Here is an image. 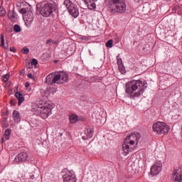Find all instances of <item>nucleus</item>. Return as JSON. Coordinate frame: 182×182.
Masks as SVG:
<instances>
[{"label": "nucleus", "mask_w": 182, "mask_h": 182, "mask_svg": "<svg viewBox=\"0 0 182 182\" xmlns=\"http://www.w3.org/2000/svg\"><path fill=\"white\" fill-rule=\"evenodd\" d=\"M69 82V75L68 73L61 71L58 73H50L46 77V83L47 85H63Z\"/></svg>", "instance_id": "1"}, {"label": "nucleus", "mask_w": 182, "mask_h": 182, "mask_svg": "<svg viewBox=\"0 0 182 182\" xmlns=\"http://www.w3.org/2000/svg\"><path fill=\"white\" fill-rule=\"evenodd\" d=\"M109 11L111 14H124L126 12V3H124V0H121L109 6Z\"/></svg>", "instance_id": "2"}, {"label": "nucleus", "mask_w": 182, "mask_h": 182, "mask_svg": "<svg viewBox=\"0 0 182 182\" xmlns=\"http://www.w3.org/2000/svg\"><path fill=\"white\" fill-rule=\"evenodd\" d=\"M152 129L153 132L157 134H167L168 130H170V127H168L166 123L161 122H157L154 124Z\"/></svg>", "instance_id": "3"}, {"label": "nucleus", "mask_w": 182, "mask_h": 182, "mask_svg": "<svg viewBox=\"0 0 182 182\" xmlns=\"http://www.w3.org/2000/svg\"><path fill=\"white\" fill-rule=\"evenodd\" d=\"M55 8L56 4L55 3H47L44 4L43 7H41L40 14L45 18H49V16L53 14V11H55Z\"/></svg>", "instance_id": "4"}, {"label": "nucleus", "mask_w": 182, "mask_h": 182, "mask_svg": "<svg viewBox=\"0 0 182 182\" xmlns=\"http://www.w3.org/2000/svg\"><path fill=\"white\" fill-rule=\"evenodd\" d=\"M141 84V80H138L136 81L133 80L126 83V93L127 95H132L133 92H136V90L139 88V85Z\"/></svg>", "instance_id": "5"}, {"label": "nucleus", "mask_w": 182, "mask_h": 182, "mask_svg": "<svg viewBox=\"0 0 182 182\" xmlns=\"http://www.w3.org/2000/svg\"><path fill=\"white\" fill-rule=\"evenodd\" d=\"M64 5L66 6L67 9H68L69 13L74 18H77V16H79V10L70 0H65Z\"/></svg>", "instance_id": "6"}, {"label": "nucleus", "mask_w": 182, "mask_h": 182, "mask_svg": "<svg viewBox=\"0 0 182 182\" xmlns=\"http://www.w3.org/2000/svg\"><path fill=\"white\" fill-rule=\"evenodd\" d=\"M141 137V136L140 135V133L135 132L127 136V138L124 139V141L128 143V144H130L131 146L134 145L135 141L136 144H139V141L140 140Z\"/></svg>", "instance_id": "7"}, {"label": "nucleus", "mask_w": 182, "mask_h": 182, "mask_svg": "<svg viewBox=\"0 0 182 182\" xmlns=\"http://www.w3.org/2000/svg\"><path fill=\"white\" fill-rule=\"evenodd\" d=\"M50 113V108L48 107H38L36 110V114L42 117V119H48Z\"/></svg>", "instance_id": "8"}, {"label": "nucleus", "mask_w": 182, "mask_h": 182, "mask_svg": "<svg viewBox=\"0 0 182 182\" xmlns=\"http://www.w3.org/2000/svg\"><path fill=\"white\" fill-rule=\"evenodd\" d=\"M64 182H76V175L73 171H68L65 175L63 176Z\"/></svg>", "instance_id": "9"}, {"label": "nucleus", "mask_w": 182, "mask_h": 182, "mask_svg": "<svg viewBox=\"0 0 182 182\" xmlns=\"http://www.w3.org/2000/svg\"><path fill=\"white\" fill-rule=\"evenodd\" d=\"M161 171V163L156 162L151 168V176H157Z\"/></svg>", "instance_id": "10"}, {"label": "nucleus", "mask_w": 182, "mask_h": 182, "mask_svg": "<svg viewBox=\"0 0 182 182\" xmlns=\"http://www.w3.org/2000/svg\"><path fill=\"white\" fill-rule=\"evenodd\" d=\"M173 181H182V171L180 169H175L172 173Z\"/></svg>", "instance_id": "11"}, {"label": "nucleus", "mask_w": 182, "mask_h": 182, "mask_svg": "<svg viewBox=\"0 0 182 182\" xmlns=\"http://www.w3.org/2000/svg\"><path fill=\"white\" fill-rule=\"evenodd\" d=\"M27 159L28 154L25 152H21L18 154L17 156H16L15 161H16V163H22L23 161H26Z\"/></svg>", "instance_id": "12"}, {"label": "nucleus", "mask_w": 182, "mask_h": 182, "mask_svg": "<svg viewBox=\"0 0 182 182\" xmlns=\"http://www.w3.org/2000/svg\"><path fill=\"white\" fill-rule=\"evenodd\" d=\"M84 2L87 6L88 9L91 11L96 9V2H97V0H84Z\"/></svg>", "instance_id": "13"}, {"label": "nucleus", "mask_w": 182, "mask_h": 182, "mask_svg": "<svg viewBox=\"0 0 182 182\" xmlns=\"http://www.w3.org/2000/svg\"><path fill=\"white\" fill-rule=\"evenodd\" d=\"M122 149L125 156H127V154H129V153L132 151V148H130V145H129V143L126 142V141H124Z\"/></svg>", "instance_id": "14"}, {"label": "nucleus", "mask_w": 182, "mask_h": 182, "mask_svg": "<svg viewBox=\"0 0 182 182\" xmlns=\"http://www.w3.org/2000/svg\"><path fill=\"white\" fill-rule=\"evenodd\" d=\"M139 92H134V94H129V97L133 99L134 97H140L141 95H143V92H144V88H140L139 87Z\"/></svg>", "instance_id": "15"}, {"label": "nucleus", "mask_w": 182, "mask_h": 182, "mask_svg": "<svg viewBox=\"0 0 182 182\" xmlns=\"http://www.w3.org/2000/svg\"><path fill=\"white\" fill-rule=\"evenodd\" d=\"M15 97H16V99L18 100V106H21L23 102H25V97H23V95H22V93L19 92H16Z\"/></svg>", "instance_id": "16"}, {"label": "nucleus", "mask_w": 182, "mask_h": 182, "mask_svg": "<svg viewBox=\"0 0 182 182\" xmlns=\"http://www.w3.org/2000/svg\"><path fill=\"white\" fill-rule=\"evenodd\" d=\"M85 134L87 139H92L93 137V128L88 127L85 130Z\"/></svg>", "instance_id": "17"}, {"label": "nucleus", "mask_w": 182, "mask_h": 182, "mask_svg": "<svg viewBox=\"0 0 182 182\" xmlns=\"http://www.w3.org/2000/svg\"><path fill=\"white\" fill-rule=\"evenodd\" d=\"M13 117L14 119V121L16 122V123H19V122H21V117H20V114H19V112L14 110L13 112Z\"/></svg>", "instance_id": "18"}, {"label": "nucleus", "mask_w": 182, "mask_h": 182, "mask_svg": "<svg viewBox=\"0 0 182 182\" xmlns=\"http://www.w3.org/2000/svg\"><path fill=\"white\" fill-rule=\"evenodd\" d=\"M26 21L28 22V23H32L33 22V14L28 13L26 16Z\"/></svg>", "instance_id": "19"}, {"label": "nucleus", "mask_w": 182, "mask_h": 182, "mask_svg": "<svg viewBox=\"0 0 182 182\" xmlns=\"http://www.w3.org/2000/svg\"><path fill=\"white\" fill-rule=\"evenodd\" d=\"M78 120L80 119L76 114H73L70 116V122L72 124H73L74 123H76L77 122H78Z\"/></svg>", "instance_id": "20"}, {"label": "nucleus", "mask_w": 182, "mask_h": 182, "mask_svg": "<svg viewBox=\"0 0 182 182\" xmlns=\"http://www.w3.org/2000/svg\"><path fill=\"white\" fill-rule=\"evenodd\" d=\"M0 38H1V46L2 48H4V49H8L9 46L8 45L6 46H5V37L4 36V33H1V36H0Z\"/></svg>", "instance_id": "21"}, {"label": "nucleus", "mask_w": 182, "mask_h": 182, "mask_svg": "<svg viewBox=\"0 0 182 182\" xmlns=\"http://www.w3.org/2000/svg\"><path fill=\"white\" fill-rule=\"evenodd\" d=\"M11 133H12V130L7 129L4 132V139L5 140H9V136H11Z\"/></svg>", "instance_id": "22"}, {"label": "nucleus", "mask_w": 182, "mask_h": 182, "mask_svg": "<svg viewBox=\"0 0 182 182\" xmlns=\"http://www.w3.org/2000/svg\"><path fill=\"white\" fill-rule=\"evenodd\" d=\"M147 81H141V83L138 84V86L140 89H144V91L145 89H147Z\"/></svg>", "instance_id": "23"}, {"label": "nucleus", "mask_w": 182, "mask_h": 182, "mask_svg": "<svg viewBox=\"0 0 182 182\" xmlns=\"http://www.w3.org/2000/svg\"><path fill=\"white\" fill-rule=\"evenodd\" d=\"M8 18L10 19V21H15V14H14V11L8 12Z\"/></svg>", "instance_id": "24"}, {"label": "nucleus", "mask_w": 182, "mask_h": 182, "mask_svg": "<svg viewBox=\"0 0 182 182\" xmlns=\"http://www.w3.org/2000/svg\"><path fill=\"white\" fill-rule=\"evenodd\" d=\"M6 15V11L4 8V6H0V16H5Z\"/></svg>", "instance_id": "25"}, {"label": "nucleus", "mask_w": 182, "mask_h": 182, "mask_svg": "<svg viewBox=\"0 0 182 182\" xmlns=\"http://www.w3.org/2000/svg\"><path fill=\"white\" fill-rule=\"evenodd\" d=\"M14 32H16V33L21 32V26L18 24L14 25Z\"/></svg>", "instance_id": "26"}, {"label": "nucleus", "mask_w": 182, "mask_h": 182, "mask_svg": "<svg viewBox=\"0 0 182 182\" xmlns=\"http://www.w3.org/2000/svg\"><path fill=\"white\" fill-rule=\"evenodd\" d=\"M105 46L107 48H113V40H109Z\"/></svg>", "instance_id": "27"}, {"label": "nucleus", "mask_w": 182, "mask_h": 182, "mask_svg": "<svg viewBox=\"0 0 182 182\" xmlns=\"http://www.w3.org/2000/svg\"><path fill=\"white\" fill-rule=\"evenodd\" d=\"M121 0H109L108 5L109 6H112L114 4H117V2H120Z\"/></svg>", "instance_id": "28"}, {"label": "nucleus", "mask_w": 182, "mask_h": 182, "mask_svg": "<svg viewBox=\"0 0 182 182\" xmlns=\"http://www.w3.org/2000/svg\"><path fill=\"white\" fill-rule=\"evenodd\" d=\"M22 53H23L24 55H28V53H29V48L24 47L23 48L22 50H21Z\"/></svg>", "instance_id": "29"}, {"label": "nucleus", "mask_w": 182, "mask_h": 182, "mask_svg": "<svg viewBox=\"0 0 182 182\" xmlns=\"http://www.w3.org/2000/svg\"><path fill=\"white\" fill-rule=\"evenodd\" d=\"M20 14H22V15H25L28 12V9L26 8H23L20 9L19 11Z\"/></svg>", "instance_id": "30"}, {"label": "nucleus", "mask_w": 182, "mask_h": 182, "mask_svg": "<svg viewBox=\"0 0 182 182\" xmlns=\"http://www.w3.org/2000/svg\"><path fill=\"white\" fill-rule=\"evenodd\" d=\"M27 77H29V79H31L32 80H33L35 82V80H36V77H35L32 73H29L27 75Z\"/></svg>", "instance_id": "31"}, {"label": "nucleus", "mask_w": 182, "mask_h": 182, "mask_svg": "<svg viewBox=\"0 0 182 182\" xmlns=\"http://www.w3.org/2000/svg\"><path fill=\"white\" fill-rule=\"evenodd\" d=\"M31 65L33 66H36V65H38V60L33 58L31 61Z\"/></svg>", "instance_id": "32"}, {"label": "nucleus", "mask_w": 182, "mask_h": 182, "mask_svg": "<svg viewBox=\"0 0 182 182\" xmlns=\"http://www.w3.org/2000/svg\"><path fill=\"white\" fill-rule=\"evenodd\" d=\"M8 80H9V74H6L4 76V82H7Z\"/></svg>", "instance_id": "33"}, {"label": "nucleus", "mask_w": 182, "mask_h": 182, "mask_svg": "<svg viewBox=\"0 0 182 182\" xmlns=\"http://www.w3.org/2000/svg\"><path fill=\"white\" fill-rule=\"evenodd\" d=\"M10 52H13L14 53H16V48H15V47L10 48Z\"/></svg>", "instance_id": "34"}, {"label": "nucleus", "mask_w": 182, "mask_h": 182, "mask_svg": "<svg viewBox=\"0 0 182 182\" xmlns=\"http://www.w3.org/2000/svg\"><path fill=\"white\" fill-rule=\"evenodd\" d=\"M33 65H32V63H28V65H27V68L28 69H32L33 68Z\"/></svg>", "instance_id": "35"}, {"label": "nucleus", "mask_w": 182, "mask_h": 182, "mask_svg": "<svg viewBox=\"0 0 182 182\" xmlns=\"http://www.w3.org/2000/svg\"><path fill=\"white\" fill-rule=\"evenodd\" d=\"M50 90H52L53 95H55V93H56V89H55V88H50Z\"/></svg>", "instance_id": "36"}, {"label": "nucleus", "mask_w": 182, "mask_h": 182, "mask_svg": "<svg viewBox=\"0 0 182 182\" xmlns=\"http://www.w3.org/2000/svg\"><path fill=\"white\" fill-rule=\"evenodd\" d=\"M52 44L53 45H58V43H59V42L56 41H52Z\"/></svg>", "instance_id": "37"}, {"label": "nucleus", "mask_w": 182, "mask_h": 182, "mask_svg": "<svg viewBox=\"0 0 182 182\" xmlns=\"http://www.w3.org/2000/svg\"><path fill=\"white\" fill-rule=\"evenodd\" d=\"M20 75H25V69H23L20 71Z\"/></svg>", "instance_id": "38"}, {"label": "nucleus", "mask_w": 182, "mask_h": 182, "mask_svg": "<svg viewBox=\"0 0 182 182\" xmlns=\"http://www.w3.org/2000/svg\"><path fill=\"white\" fill-rule=\"evenodd\" d=\"M50 42H52V39H48L46 41V44L49 45V43H50Z\"/></svg>", "instance_id": "39"}, {"label": "nucleus", "mask_w": 182, "mask_h": 182, "mask_svg": "<svg viewBox=\"0 0 182 182\" xmlns=\"http://www.w3.org/2000/svg\"><path fill=\"white\" fill-rule=\"evenodd\" d=\"M11 105H16L15 100H11Z\"/></svg>", "instance_id": "40"}, {"label": "nucleus", "mask_w": 182, "mask_h": 182, "mask_svg": "<svg viewBox=\"0 0 182 182\" xmlns=\"http://www.w3.org/2000/svg\"><path fill=\"white\" fill-rule=\"evenodd\" d=\"M30 85H31V83L26 82V85H25V86H26V87H28V86H30Z\"/></svg>", "instance_id": "41"}, {"label": "nucleus", "mask_w": 182, "mask_h": 182, "mask_svg": "<svg viewBox=\"0 0 182 182\" xmlns=\"http://www.w3.org/2000/svg\"><path fill=\"white\" fill-rule=\"evenodd\" d=\"M0 143H1V144H4V138H1Z\"/></svg>", "instance_id": "42"}, {"label": "nucleus", "mask_w": 182, "mask_h": 182, "mask_svg": "<svg viewBox=\"0 0 182 182\" xmlns=\"http://www.w3.org/2000/svg\"><path fill=\"white\" fill-rule=\"evenodd\" d=\"M120 62H122V59L117 60L118 65L120 64Z\"/></svg>", "instance_id": "43"}, {"label": "nucleus", "mask_w": 182, "mask_h": 182, "mask_svg": "<svg viewBox=\"0 0 182 182\" xmlns=\"http://www.w3.org/2000/svg\"><path fill=\"white\" fill-rule=\"evenodd\" d=\"M31 178H32V179L35 178V176H31Z\"/></svg>", "instance_id": "44"}, {"label": "nucleus", "mask_w": 182, "mask_h": 182, "mask_svg": "<svg viewBox=\"0 0 182 182\" xmlns=\"http://www.w3.org/2000/svg\"><path fill=\"white\" fill-rule=\"evenodd\" d=\"M2 150V146H0V151Z\"/></svg>", "instance_id": "45"}, {"label": "nucleus", "mask_w": 182, "mask_h": 182, "mask_svg": "<svg viewBox=\"0 0 182 182\" xmlns=\"http://www.w3.org/2000/svg\"><path fill=\"white\" fill-rule=\"evenodd\" d=\"M177 182H182L181 181H177Z\"/></svg>", "instance_id": "46"}]
</instances>
